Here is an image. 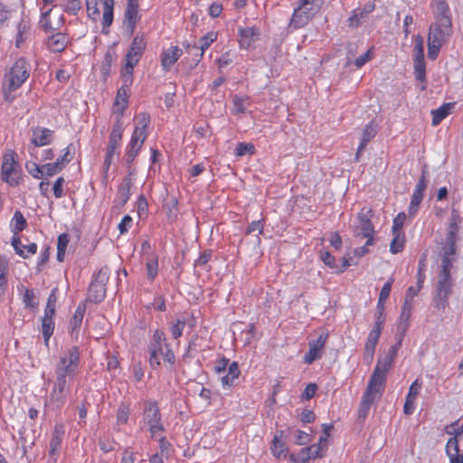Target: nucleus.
<instances>
[{
  "instance_id": "obj_43",
  "label": "nucleus",
  "mask_w": 463,
  "mask_h": 463,
  "mask_svg": "<svg viewBox=\"0 0 463 463\" xmlns=\"http://www.w3.org/2000/svg\"><path fill=\"white\" fill-rule=\"evenodd\" d=\"M18 290L22 293V300L25 307L34 310L38 307V302L35 300V295L33 289L25 288L24 285L18 286Z\"/></svg>"
},
{
  "instance_id": "obj_38",
  "label": "nucleus",
  "mask_w": 463,
  "mask_h": 463,
  "mask_svg": "<svg viewBox=\"0 0 463 463\" xmlns=\"http://www.w3.org/2000/svg\"><path fill=\"white\" fill-rule=\"evenodd\" d=\"M378 133V126L374 120L370 121L365 125L363 129L361 141L359 144V150H364L368 143L376 136Z\"/></svg>"
},
{
  "instance_id": "obj_4",
  "label": "nucleus",
  "mask_w": 463,
  "mask_h": 463,
  "mask_svg": "<svg viewBox=\"0 0 463 463\" xmlns=\"http://www.w3.org/2000/svg\"><path fill=\"white\" fill-rule=\"evenodd\" d=\"M453 33L452 23L433 22L428 32V57L435 61L443 44H445Z\"/></svg>"
},
{
  "instance_id": "obj_17",
  "label": "nucleus",
  "mask_w": 463,
  "mask_h": 463,
  "mask_svg": "<svg viewBox=\"0 0 463 463\" xmlns=\"http://www.w3.org/2000/svg\"><path fill=\"white\" fill-rule=\"evenodd\" d=\"M328 337V331L325 328H321L317 338L308 342V351L303 357L305 364L310 365L316 360H318L323 356Z\"/></svg>"
},
{
  "instance_id": "obj_16",
  "label": "nucleus",
  "mask_w": 463,
  "mask_h": 463,
  "mask_svg": "<svg viewBox=\"0 0 463 463\" xmlns=\"http://www.w3.org/2000/svg\"><path fill=\"white\" fill-rule=\"evenodd\" d=\"M317 5H311L307 0H301L300 5L294 9L290 25L294 28H302L318 12Z\"/></svg>"
},
{
  "instance_id": "obj_26",
  "label": "nucleus",
  "mask_w": 463,
  "mask_h": 463,
  "mask_svg": "<svg viewBox=\"0 0 463 463\" xmlns=\"http://www.w3.org/2000/svg\"><path fill=\"white\" fill-rule=\"evenodd\" d=\"M284 431L279 430L273 437L270 452L277 459H284L288 454V449L286 442L283 440Z\"/></svg>"
},
{
  "instance_id": "obj_28",
  "label": "nucleus",
  "mask_w": 463,
  "mask_h": 463,
  "mask_svg": "<svg viewBox=\"0 0 463 463\" xmlns=\"http://www.w3.org/2000/svg\"><path fill=\"white\" fill-rule=\"evenodd\" d=\"M434 8V19L436 23H452L450 9L446 0H434L432 3Z\"/></svg>"
},
{
  "instance_id": "obj_61",
  "label": "nucleus",
  "mask_w": 463,
  "mask_h": 463,
  "mask_svg": "<svg viewBox=\"0 0 463 463\" xmlns=\"http://www.w3.org/2000/svg\"><path fill=\"white\" fill-rule=\"evenodd\" d=\"M423 288L422 284H417L415 287L411 286L407 288L404 302H409L412 304L413 298L418 296L421 288Z\"/></svg>"
},
{
  "instance_id": "obj_14",
  "label": "nucleus",
  "mask_w": 463,
  "mask_h": 463,
  "mask_svg": "<svg viewBox=\"0 0 463 463\" xmlns=\"http://www.w3.org/2000/svg\"><path fill=\"white\" fill-rule=\"evenodd\" d=\"M122 85L118 90L115 100L112 106V113L116 115V119H122L125 110L128 107L130 97V87L133 83V77L120 75Z\"/></svg>"
},
{
  "instance_id": "obj_29",
  "label": "nucleus",
  "mask_w": 463,
  "mask_h": 463,
  "mask_svg": "<svg viewBox=\"0 0 463 463\" xmlns=\"http://www.w3.org/2000/svg\"><path fill=\"white\" fill-rule=\"evenodd\" d=\"M446 455L449 459V463H463V453L459 452L458 439L449 438L446 444Z\"/></svg>"
},
{
  "instance_id": "obj_3",
  "label": "nucleus",
  "mask_w": 463,
  "mask_h": 463,
  "mask_svg": "<svg viewBox=\"0 0 463 463\" xmlns=\"http://www.w3.org/2000/svg\"><path fill=\"white\" fill-rule=\"evenodd\" d=\"M151 117L147 112H140L134 118L135 128L130 140L126 147V158L128 163H132L139 154L148 136V126Z\"/></svg>"
},
{
  "instance_id": "obj_62",
  "label": "nucleus",
  "mask_w": 463,
  "mask_h": 463,
  "mask_svg": "<svg viewBox=\"0 0 463 463\" xmlns=\"http://www.w3.org/2000/svg\"><path fill=\"white\" fill-rule=\"evenodd\" d=\"M265 226V220L252 221L246 229V234H250L255 231H258L259 234H262Z\"/></svg>"
},
{
  "instance_id": "obj_41",
  "label": "nucleus",
  "mask_w": 463,
  "mask_h": 463,
  "mask_svg": "<svg viewBox=\"0 0 463 463\" xmlns=\"http://www.w3.org/2000/svg\"><path fill=\"white\" fill-rule=\"evenodd\" d=\"M138 9L139 5L137 0H128L125 18L132 29L135 28L136 24L139 19Z\"/></svg>"
},
{
  "instance_id": "obj_34",
  "label": "nucleus",
  "mask_w": 463,
  "mask_h": 463,
  "mask_svg": "<svg viewBox=\"0 0 463 463\" xmlns=\"http://www.w3.org/2000/svg\"><path fill=\"white\" fill-rule=\"evenodd\" d=\"M403 335H404L401 334L398 341L389 348L388 354L385 357L378 359V364L385 366L389 370L392 369L397 353L402 346Z\"/></svg>"
},
{
  "instance_id": "obj_51",
  "label": "nucleus",
  "mask_w": 463,
  "mask_h": 463,
  "mask_svg": "<svg viewBox=\"0 0 463 463\" xmlns=\"http://www.w3.org/2000/svg\"><path fill=\"white\" fill-rule=\"evenodd\" d=\"M250 98L249 97H239L235 96L232 99L233 109L232 111L234 114H241L246 110L247 106L250 105Z\"/></svg>"
},
{
  "instance_id": "obj_36",
  "label": "nucleus",
  "mask_w": 463,
  "mask_h": 463,
  "mask_svg": "<svg viewBox=\"0 0 463 463\" xmlns=\"http://www.w3.org/2000/svg\"><path fill=\"white\" fill-rule=\"evenodd\" d=\"M241 371L237 362H232L228 367V373L221 378L222 386L230 389L234 385V382L239 378Z\"/></svg>"
},
{
  "instance_id": "obj_7",
  "label": "nucleus",
  "mask_w": 463,
  "mask_h": 463,
  "mask_svg": "<svg viewBox=\"0 0 463 463\" xmlns=\"http://www.w3.org/2000/svg\"><path fill=\"white\" fill-rule=\"evenodd\" d=\"M146 48L145 34L137 33L133 38L130 47L124 57V65L120 70V75L133 77L134 68L141 60Z\"/></svg>"
},
{
  "instance_id": "obj_60",
  "label": "nucleus",
  "mask_w": 463,
  "mask_h": 463,
  "mask_svg": "<svg viewBox=\"0 0 463 463\" xmlns=\"http://www.w3.org/2000/svg\"><path fill=\"white\" fill-rule=\"evenodd\" d=\"M43 175L52 176L61 172L63 169L56 163H47L43 165Z\"/></svg>"
},
{
  "instance_id": "obj_47",
  "label": "nucleus",
  "mask_w": 463,
  "mask_h": 463,
  "mask_svg": "<svg viewBox=\"0 0 463 463\" xmlns=\"http://www.w3.org/2000/svg\"><path fill=\"white\" fill-rule=\"evenodd\" d=\"M55 328L54 319H51L49 317L42 318V334L44 340V345L46 346L49 345V341L51 336L53 335Z\"/></svg>"
},
{
  "instance_id": "obj_35",
  "label": "nucleus",
  "mask_w": 463,
  "mask_h": 463,
  "mask_svg": "<svg viewBox=\"0 0 463 463\" xmlns=\"http://www.w3.org/2000/svg\"><path fill=\"white\" fill-rule=\"evenodd\" d=\"M106 297V287L104 284L94 281L90 283L88 289V299L90 302L100 303Z\"/></svg>"
},
{
  "instance_id": "obj_22",
  "label": "nucleus",
  "mask_w": 463,
  "mask_h": 463,
  "mask_svg": "<svg viewBox=\"0 0 463 463\" xmlns=\"http://www.w3.org/2000/svg\"><path fill=\"white\" fill-rule=\"evenodd\" d=\"M218 38V33L215 31L208 32L206 34L199 39V46L196 44L191 45L189 43L184 44V47L188 50L190 48L199 50V52L195 53V63L197 64L203 57L205 51Z\"/></svg>"
},
{
  "instance_id": "obj_39",
  "label": "nucleus",
  "mask_w": 463,
  "mask_h": 463,
  "mask_svg": "<svg viewBox=\"0 0 463 463\" xmlns=\"http://www.w3.org/2000/svg\"><path fill=\"white\" fill-rule=\"evenodd\" d=\"M133 186V179L130 175L124 177L118 189V199L122 204H125L131 196V188Z\"/></svg>"
},
{
  "instance_id": "obj_6",
  "label": "nucleus",
  "mask_w": 463,
  "mask_h": 463,
  "mask_svg": "<svg viewBox=\"0 0 463 463\" xmlns=\"http://www.w3.org/2000/svg\"><path fill=\"white\" fill-rule=\"evenodd\" d=\"M451 268L449 261L442 265L439 273L436 294L433 297V304L437 310L444 312L449 307V297L452 292Z\"/></svg>"
},
{
  "instance_id": "obj_56",
  "label": "nucleus",
  "mask_w": 463,
  "mask_h": 463,
  "mask_svg": "<svg viewBox=\"0 0 463 463\" xmlns=\"http://www.w3.org/2000/svg\"><path fill=\"white\" fill-rule=\"evenodd\" d=\"M405 221H406V214L403 212L399 213L394 217V219L392 221V232H404L402 231V228H403Z\"/></svg>"
},
{
  "instance_id": "obj_2",
  "label": "nucleus",
  "mask_w": 463,
  "mask_h": 463,
  "mask_svg": "<svg viewBox=\"0 0 463 463\" xmlns=\"http://www.w3.org/2000/svg\"><path fill=\"white\" fill-rule=\"evenodd\" d=\"M31 69L29 61L24 57L18 58L13 63L4 76L3 90L5 99H12L9 96L28 80Z\"/></svg>"
},
{
  "instance_id": "obj_11",
  "label": "nucleus",
  "mask_w": 463,
  "mask_h": 463,
  "mask_svg": "<svg viewBox=\"0 0 463 463\" xmlns=\"http://www.w3.org/2000/svg\"><path fill=\"white\" fill-rule=\"evenodd\" d=\"M460 217L457 213H453L450 218L449 224L448 232L446 235L445 241L442 243L441 252L442 260L441 266L446 263V260L449 263V268L452 269L454 256L457 252V236L459 231Z\"/></svg>"
},
{
  "instance_id": "obj_48",
  "label": "nucleus",
  "mask_w": 463,
  "mask_h": 463,
  "mask_svg": "<svg viewBox=\"0 0 463 463\" xmlns=\"http://www.w3.org/2000/svg\"><path fill=\"white\" fill-rule=\"evenodd\" d=\"M131 412L130 404L121 402L116 412L117 424L119 426L126 425Z\"/></svg>"
},
{
  "instance_id": "obj_42",
  "label": "nucleus",
  "mask_w": 463,
  "mask_h": 463,
  "mask_svg": "<svg viewBox=\"0 0 463 463\" xmlns=\"http://www.w3.org/2000/svg\"><path fill=\"white\" fill-rule=\"evenodd\" d=\"M31 26L28 22L21 20L17 24V33L15 36V46L17 48L23 47L25 41L30 34Z\"/></svg>"
},
{
  "instance_id": "obj_53",
  "label": "nucleus",
  "mask_w": 463,
  "mask_h": 463,
  "mask_svg": "<svg viewBox=\"0 0 463 463\" xmlns=\"http://www.w3.org/2000/svg\"><path fill=\"white\" fill-rule=\"evenodd\" d=\"M26 171L36 179H41L43 176V165H39L37 163L28 161L25 164Z\"/></svg>"
},
{
  "instance_id": "obj_13",
  "label": "nucleus",
  "mask_w": 463,
  "mask_h": 463,
  "mask_svg": "<svg viewBox=\"0 0 463 463\" xmlns=\"http://www.w3.org/2000/svg\"><path fill=\"white\" fill-rule=\"evenodd\" d=\"M1 179L10 186H17L21 181V174L17 161V154L8 150L3 156L1 165Z\"/></svg>"
},
{
  "instance_id": "obj_20",
  "label": "nucleus",
  "mask_w": 463,
  "mask_h": 463,
  "mask_svg": "<svg viewBox=\"0 0 463 463\" xmlns=\"http://www.w3.org/2000/svg\"><path fill=\"white\" fill-rule=\"evenodd\" d=\"M324 456L323 448L320 444H313L309 447L300 449L297 454L289 455V459L293 463H308L311 459L322 458Z\"/></svg>"
},
{
  "instance_id": "obj_12",
  "label": "nucleus",
  "mask_w": 463,
  "mask_h": 463,
  "mask_svg": "<svg viewBox=\"0 0 463 463\" xmlns=\"http://www.w3.org/2000/svg\"><path fill=\"white\" fill-rule=\"evenodd\" d=\"M385 322V314L384 312L376 311L375 314V322L373 328L368 333L366 337V341L364 344V353H363V360L364 364L370 365L373 360L376 345L378 344L379 338L382 335L383 325Z\"/></svg>"
},
{
  "instance_id": "obj_37",
  "label": "nucleus",
  "mask_w": 463,
  "mask_h": 463,
  "mask_svg": "<svg viewBox=\"0 0 463 463\" xmlns=\"http://www.w3.org/2000/svg\"><path fill=\"white\" fill-rule=\"evenodd\" d=\"M454 105L455 103L453 102L444 103L437 109H432L430 112L432 116V126H438L445 118H447L451 113Z\"/></svg>"
},
{
  "instance_id": "obj_19",
  "label": "nucleus",
  "mask_w": 463,
  "mask_h": 463,
  "mask_svg": "<svg viewBox=\"0 0 463 463\" xmlns=\"http://www.w3.org/2000/svg\"><path fill=\"white\" fill-rule=\"evenodd\" d=\"M260 30L256 26L239 27V46L243 50L254 49L260 38Z\"/></svg>"
},
{
  "instance_id": "obj_54",
  "label": "nucleus",
  "mask_w": 463,
  "mask_h": 463,
  "mask_svg": "<svg viewBox=\"0 0 463 463\" xmlns=\"http://www.w3.org/2000/svg\"><path fill=\"white\" fill-rule=\"evenodd\" d=\"M73 381V379H69L67 377H61L56 375L55 383L53 387L57 390L62 391L66 394L70 392V383Z\"/></svg>"
},
{
  "instance_id": "obj_58",
  "label": "nucleus",
  "mask_w": 463,
  "mask_h": 463,
  "mask_svg": "<svg viewBox=\"0 0 463 463\" xmlns=\"http://www.w3.org/2000/svg\"><path fill=\"white\" fill-rule=\"evenodd\" d=\"M185 326L184 319H178L175 324H173L170 327V332L172 336L175 339L179 338L183 335V331Z\"/></svg>"
},
{
  "instance_id": "obj_33",
  "label": "nucleus",
  "mask_w": 463,
  "mask_h": 463,
  "mask_svg": "<svg viewBox=\"0 0 463 463\" xmlns=\"http://www.w3.org/2000/svg\"><path fill=\"white\" fill-rule=\"evenodd\" d=\"M123 131V120L120 118L116 119V122L113 125L112 130L109 134L108 146L118 149L121 146Z\"/></svg>"
},
{
  "instance_id": "obj_49",
  "label": "nucleus",
  "mask_w": 463,
  "mask_h": 463,
  "mask_svg": "<svg viewBox=\"0 0 463 463\" xmlns=\"http://www.w3.org/2000/svg\"><path fill=\"white\" fill-rule=\"evenodd\" d=\"M27 226V222L20 211L14 212L11 220V227L14 234H18Z\"/></svg>"
},
{
  "instance_id": "obj_23",
  "label": "nucleus",
  "mask_w": 463,
  "mask_h": 463,
  "mask_svg": "<svg viewBox=\"0 0 463 463\" xmlns=\"http://www.w3.org/2000/svg\"><path fill=\"white\" fill-rule=\"evenodd\" d=\"M65 435V427L62 423H56L53 428L52 439L50 441L49 455L56 462L57 457L61 449V443Z\"/></svg>"
},
{
  "instance_id": "obj_18",
  "label": "nucleus",
  "mask_w": 463,
  "mask_h": 463,
  "mask_svg": "<svg viewBox=\"0 0 463 463\" xmlns=\"http://www.w3.org/2000/svg\"><path fill=\"white\" fill-rule=\"evenodd\" d=\"M413 65L415 78L423 82L426 80V63L424 60V40L420 34L414 37Z\"/></svg>"
},
{
  "instance_id": "obj_59",
  "label": "nucleus",
  "mask_w": 463,
  "mask_h": 463,
  "mask_svg": "<svg viewBox=\"0 0 463 463\" xmlns=\"http://www.w3.org/2000/svg\"><path fill=\"white\" fill-rule=\"evenodd\" d=\"M116 155H118V149L114 147L107 146V151L104 159V171L107 173L113 162V158Z\"/></svg>"
},
{
  "instance_id": "obj_25",
  "label": "nucleus",
  "mask_w": 463,
  "mask_h": 463,
  "mask_svg": "<svg viewBox=\"0 0 463 463\" xmlns=\"http://www.w3.org/2000/svg\"><path fill=\"white\" fill-rule=\"evenodd\" d=\"M71 43V38L65 33H54L48 36L46 40V47L52 52H61Z\"/></svg>"
},
{
  "instance_id": "obj_32",
  "label": "nucleus",
  "mask_w": 463,
  "mask_h": 463,
  "mask_svg": "<svg viewBox=\"0 0 463 463\" xmlns=\"http://www.w3.org/2000/svg\"><path fill=\"white\" fill-rule=\"evenodd\" d=\"M411 313L412 304L409 302H403L400 318L397 324V330L400 331V333L402 335H405L410 326Z\"/></svg>"
},
{
  "instance_id": "obj_1",
  "label": "nucleus",
  "mask_w": 463,
  "mask_h": 463,
  "mask_svg": "<svg viewBox=\"0 0 463 463\" xmlns=\"http://www.w3.org/2000/svg\"><path fill=\"white\" fill-rule=\"evenodd\" d=\"M147 352L149 354L148 362L151 368L157 369L163 363L169 370L174 369L175 355L162 330L156 329L154 331L152 339L147 346Z\"/></svg>"
},
{
  "instance_id": "obj_24",
  "label": "nucleus",
  "mask_w": 463,
  "mask_h": 463,
  "mask_svg": "<svg viewBox=\"0 0 463 463\" xmlns=\"http://www.w3.org/2000/svg\"><path fill=\"white\" fill-rule=\"evenodd\" d=\"M53 135L54 131L50 128L35 127L32 129L31 143L36 147L50 145L52 142Z\"/></svg>"
},
{
  "instance_id": "obj_40",
  "label": "nucleus",
  "mask_w": 463,
  "mask_h": 463,
  "mask_svg": "<svg viewBox=\"0 0 463 463\" xmlns=\"http://www.w3.org/2000/svg\"><path fill=\"white\" fill-rule=\"evenodd\" d=\"M145 260L147 278L153 281L158 273V257L156 252H150Z\"/></svg>"
},
{
  "instance_id": "obj_31",
  "label": "nucleus",
  "mask_w": 463,
  "mask_h": 463,
  "mask_svg": "<svg viewBox=\"0 0 463 463\" xmlns=\"http://www.w3.org/2000/svg\"><path fill=\"white\" fill-rule=\"evenodd\" d=\"M52 13V9H48L42 14L40 24L45 32L57 30L64 22L62 14H59L57 21L52 22L51 19Z\"/></svg>"
},
{
  "instance_id": "obj_52",
  "label": "nucleus",
  "mask_w": 463,
  "mask_h": 463,
  "mask_svg": "<svg viewBox=\"0 0 463 463\" xmlns=\"http://www.w3.org/2000/svg\"><path fill=\"white\" fill-rule=\"evenodd\" d=\"M255 152L256 149L253 144L240 142L237 144L234 154L236 156L241 157L244 156L246 153L253 155L255 154Z\"/></svg>"
},
{
  "instance_id": "obj_9",
  "label": "nucleus",
  "mask_w": 463,
  "mask_h": 463,
  "mask_svg": "<svg viewBox=\"0 0 463 463\" xmlns=\"http://www.w3.org/2000/svg\"><path fill=\"white\" fill-rule=\"evenodd\" d=\"M80 353L78 346H72L64 351L59 357L55 369V375L75 378L80 365Z\"/></svg>"
},
{
  "instance_id": "obj_44",
  "label": "nucleus",
  "mask_w": 463,
  "mask_h": 463,
  "mask_svg": "<svg viewBox=\"0 0 463 463\" xmlns=\"http://www.w3.org/2000/svg\"><path fill=\"white\" fill-rule=\"evenodd\" d=\"M392 240L390 243V251L392 254H397L404 250L405 246V234L404 232H392Z\"/></svg>"
},
{
  "instance_id": "obj_45",
  "label": "nucleus",
  "mask_w": 463,
  "mask_h": 463,
  "mask_svg": "<svg viewBox=\"0 0 463 463\" xmlns=\"http://www.w3.org/2000/svg\"><path fill=\"white\" fill-rule=\"evenodd\" d=\"M75 148L73 144H69L61 150V154L56 159V163L63 169L74 158Z\"/></svg>"
},
{
  "instance_id": "obj_57",
  "label": "nucleus",
  "mask_w": 463,
  "mask_h": 463,
  "mask_svg": "<svg viewBox=\"0 0 463 463\" xmlns=\"http://www.w3.org/2000/svg\"><path fill=\"white\" fill-rule=\"evenodd\" d=\"M425 270H426V255L420 257L418 265V272H417V284H424L425 281Z\"/></svg>"
},
{
  "instance_id": "obj_15",
  "label": "nucleus",
  "mask_w": 463,
  "mask_h": 463,
  "mask_svg": "<svg viewBox=\"0 0 463 463\" xmlns=\"http://www.w3.org/2000/svg\"><path fill=\"white\" fill-rule=\"evenodd\" d=\"M373 217L372 209L362 208L358 213L359 224L357 226L356 237L360 239H366V245H373L374 243V226L371 221Z\"/></svg>"
},
{
  "instance_id": "obj_30",
  "label": "nucleus",
  "mask_w": 463,
  "mask_h": 463,
  "mask_svg": "<svg viewBox=\"0 0 463 463\" xmlns=\"http://www.w3.org/2000/svg\"><path fill=\"white\" fill-rule=\"evenodd\" d=\"M85 311V305L80 304L75 309L71 319L70 320L71 335L75 339H78Z\"/></svg>"
},
{
  "instance_id": "obj_10",
  "label": "nucleus",
  "mask_w": 463,
  "mask_h": 463,
  "mask_svg": "<svg viewBox=\"0 0 463 463\" xmlns=\"http://www.w3.org/2000/svg\"><path fill=\"white\" fill-rule=\"evenodd\" d=\"M143 421L148 427L152 439H156L165 431L161 411L156 401L147 400L144 402Z\"/></svg>"
},
{
  "instance_id": "obj_27",
  "label": "nucleus",
  "mask_w": 463,
  "mask_h": 463,
  "mask_svg": "<svg viewBox=\"0 0 463 463\" xmlns=\"http://www.w3.org/2000/svg\"><path fill=\"white\" fill-rule=\"evenodd\" d=\"M375 9L374 3H369L363 8H356L352 11L351 15L347 19V24L351 28H357L362 24V21L367 17Z\"/></svg>"
},
{
  "instance_id": "obj_64",
  "label": "nucleus",
  "mask_w": 463,
  "mask_h": 463,
  "mask_svg": "<svg viewBox=\"0 0 463 463\" xmlns=\"http://www.w3.org/2000/svg\"><path fill=\"white\" fill-rule=\"evenodd\" d=\"M136 459V452L132 449L127 448L122 452L120 463H135Z\"/></svg>"
},
{
  "instance_id": "obj_5",
  "label": "nucleus",
  "mask_w": 463,
  "mask_h": 463,
  "mask_svg": "<svg viewBox=\"0 0 463 463\" xmlns=\"http://www.w3.org/2000/svg\"><path fill=\"white\" fill-rule=\"evenodd\" d=\"M85 3L88 17L94 22L100 21L105 33L114 19L115 0H85Z\"/></svg>"
},
{
  "instance_id": "obj_8",
  "label": "nucleus",
  "mask_w": 463,
  "mask_h": 463,
  "mask_svg": "<svg viewBox=\"0 0 463 463\" xmlns=\"http://www.w3.org/2000/svg\"><path fill=\"white\" fill-rule=\"evenodd\" d=\"M389 371L390 370L385 366L376 364L366 390L363 394L364 407L368 404H373V402L382 395L385 388L386 377Z\"/></svg>"
},
{
  "instance_id": "obj_55",
  "label": "nucleus",
  "mask_w": 463,
  "mask_h": 463,
  "mask_svg": "<svg viewBox=\"0 0 463 463\" xmlns=\"http://www.w3.org/2000/svg\"><path fill=\"white\" fill-rule=\"evenodd\" d=\"M422 388V383L420 382L419 379H416L410 385L409 392L406 395L407 399L416 401L418 395L420 394Z\"/></svg>"
},
{
  "instance_id": "obj_63",
  "label": "nucleus",
  "mask_w": 463,
  "mask_h": 463,
  "mask_svg": "<svg viewBox=\"0 0 463 463\" xmlns=\"http://www.w3.org/2000/svg\"><path fill=\"white\" fill-rule=\"evenodd\" d=\"M373 57V48H370L367 50L366 52L360 55L355 61L354 65L356 68L360 69L362 68L365 63H367L369 61H371Z\"/></svg>"
},
{
  "instance_id": "obj_21",
  "label": "nucleus",
  "mask_w": 463,
  "mask_h": 463,
  "mask_svg": "<svg viewBox=\"0 0 463 463\" xmlns=\"http://www.w3.org/2000/svg\"><path fill=\"white\" fill-rule=\"evenodd\" d=\"M183 55V50L177 45H171L160 53V65L164 72H168Z\"/></svg>"
},
{
  "instance_id": "obj_50",
  "label": "nucleus",
  "mask_w": 463,
  "mask_h": 463,
  "mask_svg": "<svg viewBox=\"0 0 463 463\" xmlns=\"http://www.w3.org/2000/svg\"><path fill=\"white\" fill-rule=\"evenodd\" d=\"M8 263L0 258V297L4 296L7 288Z\"/></svg>"
},
{
  "instance_id": "obj_46",
  "label": "nucleus",
  "mask_w": 463,
  "mask_h": 463,
  "mask_svg": "<svg viewBox=\"0 0 463 463\" xmlns=\"http://www.w3.org/2000/svg\"><path fill=\"white\" fill-rule=\"evenodd\" d=\"M67 395L62 391L57 390L56 388L52 387L50 396H49V402L52 406L55 407L56 409H61L67 400Z\"/></svg>"
}]
</instances>
